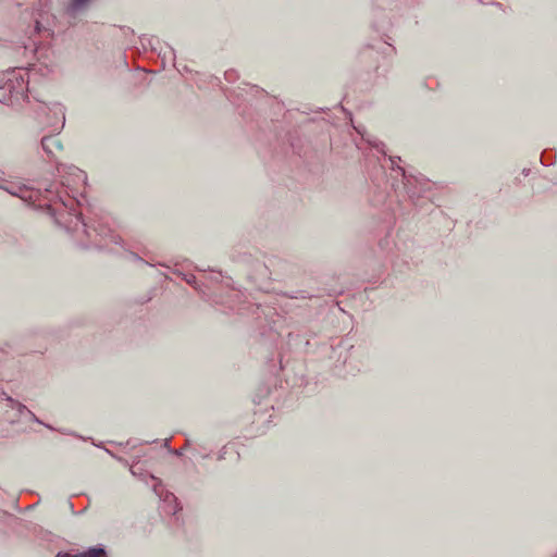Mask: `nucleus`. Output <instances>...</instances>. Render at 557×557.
<instances>
[{
	"mask_svg": "<svg viewBox=\"0 0 557 557\" xmlns=\"http://www.w3.org/2000/svg\"><path fill=\"white\" fill-rule=\"evenodd\" d=\"M42 147L49 151L50 153L52 152V147H55L58 149H62V146L59 141L58 138L51 136V137H45L42 139Z\"/></svg>",
	"mask_w": 557,
	"mask_h": 557,
	"instance_id": "obj_2",
	"label": "nucleus"
},
{
	"mask_svg": "<svg viewBox=\"0 0 557 557\" xmlns=\"http://www.w3.org/2000/svg\"><path fill=\"white\" fill-rule=\"evenodd\" d=\"M106 553L102 548H91L88 552L77 554V555H58L57 557H104Z\"/></svg>",
	"mask_w": 557,
	"mask_h": 557,
	"instance_id": "obj_1",
	"label": "nucleus"
}]
</instances>
